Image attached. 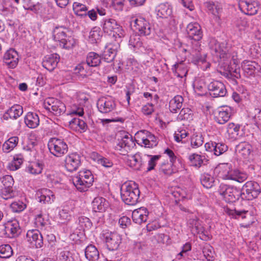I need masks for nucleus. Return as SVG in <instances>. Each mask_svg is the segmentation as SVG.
Here are the masks:
<instances>
[{
  "label": "nucleus",
  "instance_id": "obj_7",
  "mask_svg": "<svg viewBox=\"0 0 261 261\" xmlns=\"http://www.w3.org/2000/svg\"><path fill=\"white\" fill-rule=\"evenodd\" d=\"M47 146L50 153L56 157L63 156L68 150L66 142L63 139L56 137L49 139Z\"/></svg>",
  "mask_w": 261,
  "mask_h": 261
},
{
  "label": "nucleus",
  "instance_id": "obj_10",
  "mask_svg": "<svg viewBox=\"0 0 261 261\" xmlns=\"http://www.w3.org/2000/svg\"><path fill=\"white\" fill-rule=\"evenodd\" d=\"M227 214L235 219H241L243 222L240 224L242 227H249L255 222V218L248 211H239L236 210H228Z\"/></svg>",
  "mask_w": 261,
  "mask_h": 261
},
{
  "label": "nucleus",
  "instance_id": "obj_29",
  "mask_svg": "<svg viewBox=\"0 0 261 261\" xmlns=\"http://www.w3.org/2000/svg\"><path fill=\"white\" fill-rule=\"evenodd\" d=\"M128 45L134 50H139L142 53H144L146 50V47L144 46L141 40L140 34L131 35L129 37Z\"/></svg>",
  "mask_w": 261,
  "mask_h": 261
},
{
  "label": "nucleus",
  "instance_id": "obj_1",
  "mask_svg": "<svg viewBox=\"0 0 261 261\" xmlns=\"http://www.w3.org/2000/svg\"><path fill=\"white\" fill-rule=\"evenodd\" d=\"M209 47L212 54L224 61V63L228 65L227 71L225 76L228 78H232L234 76L236 78L240 77V74L237 72V69H235L233 72L236 74L232 73L231 70L230 69L229 64H231L232 62L236 64L237 63V53L232 50H229L225 42H219L215 38H212L209 42Z\"/></svg>",
  "mask_w": 261,
  "mask_h": 261
},
{
  "label": "nucleus",
  "instance_id": "obj_51",
  "mask_svg": "<svg viewBox=\"0 0 261 261\" xmlns=\"http://www.w3.org/2000/svg\"><path fill=\"white\" fill-rule=\"evenodd\" d=\"M193 116L192 111L189 108H185L180 111L178 116V118L181 120H186L190 122L193 120Z\"/></svg>",
  "mask_w": 261,
  "mask_h": 261
},
{
  "label": "nucleus",
  "instance_id": "obj_28",
  "mask_svg": "<svg viewBox=\"0 0 261 261\" xmlns=\"http://www.w3.org/2000/svg\"><path fill=\"white\" fill-rule=\"evenodd\" d=\"M22 113V107L19 105H14L4 113L3 118L5 120L17 119Z\"/></svg>",
  "mask_w": 261,
  "mask_h": 261
},
{
  "label": "nucleus",
  "instance_id": "obj_14",
  "mask_svg": "<svg viewBox=\"0 0 261 261\" xmlns=\"http://www.w3.org/2000/svg\"><path fill=\"white\" fill-rule=\"evenodd\" d=\"M116 104L114 99L111 96L100 98L97 102L98 111L103 114L112 112L115 109Z\"/></svg>",
  "mask_w": 261,
  "mask_h": 261
},
{
  "label": "nucleus",
  "instance_id": "obj_58",
  "mask_svg": "<svg viewBox=\"0 0 261 261\" xmlns=\"http://www.w3.org/2000/svg\"><path fill=\"white\" fill-rule=\"evenodd\" d=\"M204 6L207 11L215 16L218 15L221 10V8L213 2H206L204 3Z\"/></svg>",
  "mask_w": 261,
  "mask_h": 261
},
{
  "label": "nucleus",
  "instance_id": "obj_47",
  "mask_svg": "<svg viewBox=\"0 0 261 261\" xmlns=\"http://www.w3.org/2000/svg\"><path fill=\"white\" fill-rule=\"evenodd\" d=\"M74 14L82 18L86 17V12L88 10L87 7L81 3L74 2L72 5Z\"/></svg>",
  "mask_w": 261,
  "mask_h": 261
},
{
  "label": "nucleus",
  "instance_id": "obj_62",
  "mask_svg": "<svg viewBox=\"0 0 261 261\" xmlns=\"http://www.w3.org/2000/svg\"><path fill=\"white\" fill-rule=\"evenodd\" d=\"M79 225L81 228H90L92 226V223L89 218L81 217L79 218Z\"/></svg>",
  "mask_w": 261,
  "mask_h": 261
},
{
  "label": "nucleus",
  "instance_id": "obj_52",
  "mask_svg": "<svg viewBox=\"0 0 261 261\" xmlns=\"http://www.w3.org/2000/svg\"><path fill=\"white\" fill-rule=\"evenodd\" d=\"M94 160L99 165L106 168H110L113 166V162L108 158L97 154Z\"/></svg>",
  "mask_w": 261,
  "mask_h": 261
},
{
  "label": "nucleus",
  "instance_id": "obj_6",
  "mask_svg": "<svg viewBox=\"0 0 261 261\" xmlns=\"http://www.w3.org/2000/svg\"><path fill=\"white\" fill-rule=\"evenodd\" d=\"M102 29L105 33L113 35L116 41L120 42L125 35L122 27L114 19L108 18L103 20Z\"/></svg>",
  "mask_w": 261,
  "mask_h": 261
},
{
  "label": "nucleus",
  "instance_id": "obj_21",
  "mask_svg": "<svg viewBox=\"0 0 261 261\" xmlns=\"http://www.w3.org/2000/svg\"><path fill=\"white\" fill-rule=\"evenodd\" d=\"M232 113V109L227 106L219 108L215 113V120L220 124L226 123L230 119Z\"/></svg>",
  "mask_w": 261,
  "mask_h": 261
},
{
  "label": "nucleus",
  "instance_id": "obj_25",
  "mask_svg": "<svg viewBox=\"0 0 261 261\" xmlns=\"http://www.w3.org/2000/svg\"><path fill=\"white\" fill-rule=\"evenodd\" d=\"M241 67L245 75L247 77L255 75L260 69V66L257 63L249 60L244 61L242 63Z\"/></svg>",
  "mask_w": 261,
  "mask_h": 261
},
{
  "label": "nucleus",
  "instance_id": "obj_61",
  "mask_svg": "<svg viewBox=\"0 0 261 261\" xmlns=\"http://www.w3.org/2000/svg\"><path fill=\"white\" fill-rule=\"evenodd\" d=\"M147 157L149 158V161L148 163V167L147 170L148 171L153 170L156 165L158 161L161 157L160 155H147Z\"/></svg>",
  "mask_w": 261,
  "mask_h": 261
},
{
  "label": "nucleus",
  "instance_id": "obj_42",
  "mask_svg": "<svg viewBox=\"0 0 261 261\" xmlns=\"http://www.w3.org/2000/svg\"><path fill=\"white\" fill-rule=\"evenodd\" d=\"M252 149L251 145L247 142H241L236 147V150L244 158H247Z\"/></svg>",
  "mask_w": 261,
  "mask_h": 261
},
{
  "label": "nucleus",
  "instance_id": "obj_11",
  "mask_svg": "<svg viewBox=\"0 0 261 261\" xmlns=\"http://www.w3.org/2000/svg\"><path fill=\"white\" fill-rule=\"evenodd\" d=\"M102 236L109 250L113 251L118 249L121 240L119 234L115 231L112 232L109 229H103Z\"/></svg>",
  "mask_w": 261,
  "mask_h": 261
},
{
  "label": "nucleus",
  "instance_id": "obj_18",
  "mask_svg": "<svg viewBox=\"0 0 261 261\" xmlns=\"http://www.w3.org/2000/svg\"><path fill=\"white\" fill-rule=\"evenodd\" d=\"M204 147L207 151L213 152L217 156L222 154L228 150L227 145L219 140L210 141L205 144Z\"/></svg>",
  "mask_w": 261,
  "mask_h": 261
},
{
  "label": "nucleus",
  "instance_id": "obj_4",
  "mask_svg": "<svg viewBox=\"0 0 261 261\" xmlns=\"http://www.w3.org/2000/svg\"><path fill=\"white\" fill-rule=\"evenodd\" d=\"M53 35L54 40L59 42L60 45L64 48H71L75 44V40L65 27H56L53 31Z\"/></svg>",
  "mask_w": 261,
  "mask_h": 261
},
{
  "label": "nucleus",
  "instance_id": "obj_64",
  "mask_svg": "<svg viewBox=\"0 0 261 261\" xmlns=\"http://www.w3.org/2000/svg\"><path fill=\"white\" fill-rule=\"evenodd\" d=\"M4 188H13L14 185V179L12 176L6 175L1 178Z\"/></svg>",
  "mask_w": 261,
  "mask_h": 261
},
{
  "label": "nucleus",
  "instance_id": "obj_16",
  "mask_svg": "<svg viewBox=\"0 0 261 261\" xmlns=\"http://www.w3.org/2000/svg\"><path fill=\"white\" fill-rule=\"evenodd\" d=\"M135 30L138 32L140 35H149L152 30L151 24L144 17L137 16L134 20Z\"/></svg>",
  "mask_w": 261,
  "mask_h": 261
},
{
  "label": "nucleus",
  "instance_id": "obj_56",
  "mask_svg": "<svg viewBox=\"0 0 261 261\" xmlns=\"http://www.w3.org/2000/svg\"><path fill=\"white\" fill-rule=\"evenodd\" d=\"M17 11V7L12 5H6L1 10L2 14L6 17H12Z\"/></svg>",
  "mask_w": 261,
  "mask_h": 261
},
{
  "label": "nucleus",
  "instance_id": "obj_59",
  "mask_svg": "<svg viewBox=\"0 0 261 261\" xmlns=\"http://www.w3.org/2000/svg\"><path fill=\"white\" fill-rule=\"evenodd\" d=\"M194 89L198 95H203L205 92V86L204 81L202 80H200L195 82L194 84Z\"/></svg>",
  "mask_w": 261,
  "mask_h": 261
},
{
  "label": "nucleus",
  "instance_id": "obj_3",
  "mask_svg": "<svg viewBox=\"0 0 261 261\" xmlns=\"http://www.w3.org/2000/svg\"><path fill=\"white\" fill-rule=\"evenodd\" d=\"M122 201L127 205H135L138 201L140 192L135 182H125L120 189Z\"/></svg>",
  "mask_w": 261,
  "mask_h": 261
},
{
  "label": "nucleus",
  "instance_id": "obj_50",
  "mask_svg": "<svg viewBox=\"0 0 261 261\" xmlns=\"http://www.w3.org/2000/svg\"><path fill=\"white\" fill-rule=\"evenodd\" d=\"M202 252L207 261H213L215 259V251L213 247L210 244H205L202 249Z\"/></svg>",
  "mask_w": 261,
  "mask_h": 261
},
{
  "label": "nucleus",
  "instance_id": "obj_15",
  "mask_svg": "<svg viewBox=\"0 0 261 261\" xmlns=\"http://www.w3.org/2000/svg\"><path fill=\"white\" fill-rule=\"evenodd\" d=\"M239 6L240 10L248 15H253L257 13L259 3L256 0H239Z\"/></svg>",
  "mask_w": 261,
  "mask_h": 261
},
{
  "label": "nucleus",
  "instance_id": "obj_33",
  "mask_svg": "<svg viewBox=\"0 0 261 261\" xmlns=\"http://www.w3.org/2000/svg\"><path fill=\"white\" fill-rule=\"evenodd\" d=\"M157 16L162 18H168L171 17L172 9L168 3L160 4L156 8Z\"/></svg>",
  "mask_w": 261,
  "mask_h": 261
},
{
  "label": "nucleus",
  "instance_id": "obj_34",
  "mask_svg": "<svg viewBox=\"0 0 261 261\" xmlns=\"http://www.w3.org/2000/svg\"><path fill=\"white\" fill-rule=\"evenodd\" d=\"M24 122L27 126L31 128H35L39 125L40 120L38 114L29 112L25 115Z\"/></svg>",
  "mask_w": 261,
  "mask_h": 261
},
{
  "label": "nucleus",
  "instance_id": "obj_48",
  "mask_svg": "<svg viewBox=\"0 0 261 261\" xmlns=\"http://www.w3.org/2000/svg\"><path fill=\"white\" fill-rule=\"evenodd\" d=\"M174 163H169L168 161H163L159 165V171L166 175H171L176 169L173 168Z\"/></svg>",
  "mask_w": 261,
  "mask_h": 261
},
{
  "label": "nucleus",
  "instance_id": "obj_43",
  "mask_svg": "<svg viewBox=\"0 0 261 261\" xmlns=\"http://www.w3.org/2000/svg\"><path fill=\"white\" fill-rule=\"evenodd\" d=\"M71 128L80 132H84L87 130V125L85 122L79 118H73L69 121Z\"/></svg>",
  "mask_w": 261,
  "mask_h": 261
},
{
  "label": "nucleus",
  "instance_id": "obj_49",
  "mask_svg": "<svg viewBox=\"0 0 261 261\" xmlns=\"http://www.w3.org/2000/svg\"><path fill=\"white\" fill-rule=\"evenodd\" d=\"M200 181L202 186L206 189L212 188L215 186L216 182L214 177L208 173L202 174Z\"/></svg>",
  "mask_w": 261,
  "mask_h": 261
},
{
  "label": "nucleus",
  "instance_id": "obj_9",
  "mask_svg": "<svg viewBox=\"0 0 261 261\" xmlns=\"http://www.w3.org/2000/svg\"><path fill=\"white\" fill-rule=\"evenodd\" d=\"M241 192L242 199L251 200L258 196L261 192V189L257 182L248 181L244 185Z\"/></svg>",
  "mask_w": 261,
  "mask_h": 261
},
{
  "label": "nucleus",
  "instance_id": "obj_23",
  "mask_svg": "<svg viewBox=\"0 0 261 261\" xmlns=\"http://www.w3.org/2000/svg\"><path fill=\"white\" fill-rule=\"evenodd\" d=\"M186 31L188 37L198 42L203 36L201 26L197 22L190 23L187 27Z\"/></svg>",
  "mask_w": 261,
  "mask_h": 261
},
{
  "label": "nucleus",
  "instance_id": "obj_55",
  "mask_svg": "<svg viewBox=\"0 0 261 261\" xmlns=\"http://www.w3.org/2000/svg\"><path fill=\"white\" fill-rule=\"evenodd\" d=\"M12 254L13 250L10 245L5 244L0 246V257L1 258H9Z\"/></svg>",
  "mask_w": 261,
  "mask_h": 261
},
{
  "label": "nucleus",
  "instance_id": "obj_31",
  "mask_svg": "<svg viewBox=\"0 0 261 261\" xmlns=\"http://www.w3.org/2000/svg\"><path fill=\"white\" fill-rule=\"evenodd\" d=\"M148 214V212L147 209L142 207L133 211L132 218L136 223L141 224L146 221Z\"/></svg>",
  "mask_w": 261,
  "mask_h": 261
},
{
  "label": "nucleus",
  "instance_id": "obj_40",
  "mask_svg": "<svg viewBox=\"0 0 261 261\" xmlns=\"http://www.w3.org/2000/svg\"><path fill=\"white\" fill-rule=\"evenodd\" d=\"M101 58L95 52H90L86 58V64L89 67H97L101 63Z\"/></svg>",
  "mask_w": 261,
  "mask_h": 261
},
{
  "label": "nucleus",
  "instance_id": "obj_63",
  "mask_svg": "<svg viewBox=\"0 0 261 261\" xmlns=\"http://www.w3.org/2000/svg\"><path fill=\"white\" fill-rule=\"evenodd\" d=\"M11 207L13 212L19 213L25 208L26 205L22 201H17L12 203Z\"/></svg>",
  "mask_w": 261,
  "mask_h": 261
},
{
  "label": "nucleus",
  "instance_id": "obj_39",
  "mask_svg": "<svg viewBox=\"0 0 261 261\" xmlns=\"http://www.w3.org/2000/svg\"><path fill=\"white\" fill-rule=\"evenodd\" d=\"M127 164L130 167L137 170H140L143 165L142 158L139 153L129 156Z\"/></svg>",
  "mask_w": 261,
  "mask_h": 261
},
{
  "label": "nucleus",
  "instance_id": "obj_2",
  "mask_svg": "<svg viewBox=\"0 0 261 261\" xmlns=\"http://www.w3.org/2000/svg\"><path fill=\"white\" fill-rule=\"evenodd\" d=\"M215 171L218 173V176L224 179H229L239 182H243L248 177L247 174L237 169L232 170L231 165L224 163L219 165L215 169Z\"/></svg>",
  "mask_w": 261,
  "mask_h": 261
},
{
  "label": "nucleus",
  "instance_id": "obj_17",
  "mask_svg": "<svg viewBox=\"0 0 261 261\" xmlns=\"http://www.w3.org/2000/svg\"><path fill=\"white\" fill-rule=\"evenodd\" d=\"M201 45L199 42H196L193 45L191 53L192 62L194 64L199 65L200 63L206 64V69L210 67V64L206 62V54L201 51Z\"/></svg>",
  "mask_w": 261,
  "mask_h": 261
},
{
  "label": "nucleus",
  "instance_id": "obj_24",
  "mask_svg": "<svg viewBox=\"0 0 261 261\" xmlns=\"http://www.w3.org/2000/svg\"><path fill=\"white\" fill-rule=\"evenodd\" d=\"M3 61L8 68L12 69L15 68L19 61L17 51L13 48L9 49L5 53Z\"/></svg>",
  "mask_w": 261,
  "mask_h": 261
},
{
  "label": "nucleus",
  "instance_id": "obj_8",
  "mask_svg": "<svg viewBox=\"0 0 261 261\" xmlns=\"http://www.w3.org/2000/svg\"><path fill=\"white\" fill-rule=\"evenodd\" d=\"M218 192L228 203L235 202L240 197L242 198L241 192L239 189L224 184L220 185Z\"/></svg>",
  "mask_w": 261,
  "mask_h": 261
},
{
  "label": "nucleus",
  "instance_id": "obj_38",
  "mask_svg": "<svg viewBox=\"0 0 261 261\" xmlns=\"http://www.w3.org/2000/svg\"><path fill=\"white\" fill-rule=\"evenodd\" d=\"M184 98L181 96L176 95L169 102V110L173 113H176L182 106Z\"/></svg>",
  "mask_w": 261,
  "mask_h": 261
},
{
  "label": "nucleus",
  "instance_id": "obj_54",
  "mask_svg": "<svg viewBox=\"0 0 261 261\" xmlns=\"http://www.w3.org/2000/svg\"><path fill=\"white\" fill-rule=\"evenodd\" d=\"M203 143V138L201 134H194L191 139V145L192 148H197Z\"/></svg>",
  "mask_w": 261,
  "mask_h": 261
},
{
  "label": "nucleus",
  "instance_id": "obj_12",
  "mask_svg": "<svg viewBox=\"0 0 261 261\" xmlns=\"http://www.w3.org/2000/svg\"><path fill=\"white\" fill-rule=\"evenodd\" d=\"M44 108L56 116H60L66 111L65 104L60 100L54 98H49L45 102Z\"/></svg>",
  "mask_w": 261,
  "mask_h": 261
},
{
  "label": "nucleus",
  "instance_id": "obj_46",
  "mask_svg": "<svg viewBox=\"0 0 261 261\" xmlns=\"http://www.w3.org/2000/svg\"><path fill=\"white\" fill-rule=\"evenodd\" d=\"M17 137H12L5 142L2 146V149L5 152H10L17 145L18 142Z\"/></svg>",
  "mask_w": 261,
  "mask_h": 261
},
{
  "label": "nucleus",
  "instance_id": "obj_35",
  "mask_svg": "<svg viewBox=\"0 0 261 261\" xmlns=\"http://www.w3.org/2000/svg\"><path fill=\"white\" fill-rule=\"evenodd\" d=\"M227 132L229 138L232 140L239 139L243 135L240 132V125L233 123L228 124Z\"/></svg>",
  "mask_w": 261,
  "mask_h": 261
},
{
  "label": "nucleus",
  "instance_id": "obj_44",
  "mask_svg": "<svg viewBox=\"0 0 261 261\" xmlns=\"http://www.w3.org/2000/svg\"><path fill=\"white\" fill-rule=\"evenodd\" d=\"M43 164L40 162H34L30 163L27 167L25 171L32 174L37 175L42 172Z\"/></svg>",
  "mask_w": 261,
  "mask_h": 261
},
{
  "label": "nucleus",
  "instance_id": "obj_26",
  "mask_svg": "<svg viewBox=\"0 0 261 261\" xmlns=\"http://www.w3.org/2000/svg\"><path fill=\"white\" fill-rule=\"evenodd\" d=\"M59 61V55L57 54H53L44 57L42 64L46 69L52 71L57 67Z\"/></svg>",
  "mask_w": 261,
  "mask_h": 261
},
{
  "label": "nucleus",
  "instance_id": "obj_20",
  "mask_svg": "<svg viewBox=\"0 0 261 261\" xmlns=\"http://www.w3.org/2000/svg\"><path fill=\"white\" fill-rule=\"evenodd\" d=\"M81 157L78 153H72L65 159V167L69 172L76 170L81 164Z\"/></svg>",
  "mask_w": 261,
  "mask_h": 261
},
{
  "label": "nucleus",
  "instance_id": "obj_53",
  "mask_svg": "<svg viewBox=\"0 0 261 261\" xmlns=\"http://www.w3.org/2000/svg\"><path fill=\"white\" fill-rule=\"evenodd\" d=\"M17 195V192L13 188H4L1 191V197L5 200L14 198Z\"/></svg>",
  "mask_w": 261,
  "mask_h": 261
},
{
  "label": "nucleus",
  "instance_id": "obj_13",
  "mask_svg": "<svg viewBox=\"0 0 261 261\" xmlns=\"http://www.w3.org/2000/svg\"><path fill=\"white\" fill-rule=\"evenodd\" d=\"M210 95L213 97H224L227 93L224 84L220 81L213 80L207 85Z\"/></svg>",
  "mask_w": 261,
  "mask_h": 261
},
{
  "label": "nucleus",
  "instance_id": "obj_30",
  "mask_svg": "<svg viewBox=\"0 0 261 261\" xmlns=\"http://www.w3.org/2000/svg\"><path fill=\"white\" fill-rule=\"evenodd\" d=\"M26 237L28 241L32 243L35 242V245L41 247L43 244L42 236L38 229H29L27 232Z\"/></svg>",
  "mask_w": 261,
  "mask_h": 261
},
{
  "label": "nucleus",
  "instance_id": "obj_19",
  "mask_svg": "<svg viewBox=\"0 0 261 261\" xmlns=\"http://www.w3.org/2000/svg\"><path fill=\"white\" fill-rule=\"evenodd\" d=\"M119 47V42L109 43L105 47L104 50L101 55L102 58L107 63H111L114 60L118 49Z\"/></svg>",
  "mask_w": 261,
  "mask_h": 261
},
{
  "label": "nucleus",
  "instance_id": "obj_60",
  "mask_svg": "<svg viewBox=\"0 0 261 261\" xmlns=\"http://www.w3.org/2000/svg\"><path fill=\"white\" fill-rule=\"evenodd\" d=\"M199 220L195 215H191L189 217L187 221V226L189 228H199Z\"/></svg>",
  "mask_w": 261,
  "mask_h": 261
},
{
  "label": "nucleus",
  "instance_id": "obj_32",
  "mask_svg": "<svg viewBox=\"0 0 261 261\" xmlns=\"http://www.w3.org/2000/svg\"><path fill=\"white\" fill-rule=\"evenodd\" d=\"M92 205L94 212L103 213L108 207L109 202L106 199L101 197H97L94 199Z\"/></svg>",
  "mask_w": 261,
  "mask_h": 261
},
{
  "label": "nucleus",
  "instance_id": "obj_57",
  "mask_svg": "<svg viewBox=\"0 0 261 261\" xmlns=\"http://www.w3.org/2000/svg\"><path fill=\"white\" fill-rule=\"evenodd\" d=\"M23 159L20 155H15L13 161L9 165V169L12 171H15L20 168L23 163Z\"/></svg>",
  "mask_w": 261,
  "mask_h": 261
},
{
  "label": "nucleus",
  "instance_id": "obj_45",
  "mask_svg": "<svg viewBox=\"0 0 261 261\" xmlns=\"http://www.w3.org/2000/svg\"><path fill=\"white\" fill-rule=\"evenodd\" d=\"M101 34L100 28L97 27L93 28L89 33V41L91 44L98 43L100 41Z\"/></svg>",
  "mask_w": 261,
  "mask_h": 261
},
{
  "label": "nucleus",
  "instance_id": "obj_5",
  "mask_svg": "<svg viewBox=\"0 0 261 261\" xmlns=\"http://www.w3.org/2000/svg\"><path fill=\"white\" fill-rule=\"evenodd\" d=\"M93 181L94 176L89 170L80 171L72 178L73 184L80 192L86 191L92 185Z\"/></svg>",
  "mask_w": 261,
  "mask_h": 261
},
{
  "label": "nucleus",
  "instance_id": "obj_27",
  "mask_svg": "<svg viewBox=\"0 0 261 261\" xmlns=\"http://www.w3.org/2000/svg\"><path fill=\"white\" fill-rule=\"evenodd\" d=\"M36 196L40 202L51 204L55 199L54 193L47 189H41L36 193Z\"/></svg>",
  "mask_w": 261,
  "mask_h": 261
},
{
  "label": "nucleus",
  "instance_id": "obj_41",
  "mask_svg": "<svg viewBox=\"0 0 261 261\" xmlns=\"http://www.w3.org/2000/svg\"><path fill=\"white\" fill-rule=\"evenodd\" d=\"M172 70L175 76L180 78L186 76L188 73L187 66L183 62L174 64L172 67Z\"/></svg>",
  "mask_w": 261,
  "mask_h": 261
},
{
  "label": "nucleus",
  "instance_id": "obj_36",
  "mask_svg": "<svg viewBox=\"0 0 261 261\" xmlns=\"http://www.w3.org/2000/svg\"><path fill=\"white\" fill-rule=\"evenodd\" d=\"M189 164L191 166L196 168H200L204 162H207V160L205 156L201 155L197 153H192L188 156Z\"/></svg>",
  "mask_w": 261,
  "mask_h": 261
},
{
  "label": "nucleus",
  "instance_id": "obj_22",
  "mask_svg": "<svg viewBox=\"0 0 261 261\" xmlns=\"http://www.w3.org/2000/svg\"><path fill=\"white\" fill-rule=\"evenodd\" d=\"M134 143L132 136L130 134L125 135L122 139L119 141L118 143L115 146V150L120 151V153L125 154L131 147L133 146Z\"/></svg>",
  "mask_w": 261,
  "mask_h": 261
},
{
  "label": "nucleus",
  "instance_id": "obj_37",
  "mask_svg": "<svg viewBox=\"0 0 261 261\" xmlns=\"http://www.w3.org/2000/svg\"><path fill=\"white\" fill-rule=\"evenodd\" d=\"M85 255L89 261H97L99 257V253L94 245H89L85 249Z\"/></svg>",
  "mask_w": 261,
  "mask_h": 261
}]
</instances>
